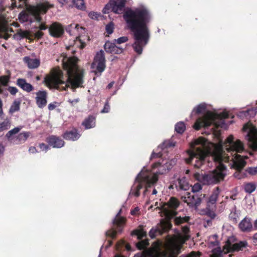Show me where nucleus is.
I'll return each mask as SVG.
<instances>
[{
	"label": "nucleus",
	"instance_id": "obj_49",
	"mask_svg": "<svg viewBox=\"0 0 257 257\" xmlns=\"http://www.w3.org/2000/svg\"><path fill=\"white\" fill-rule=\"evenodd\" d=\"M116 231L113 229H111L108 230L106 232V235L107 236L111 237V238H114L116 236Z\"/></svg>",
	"mask_w": 257,
	"mask_h": 257
},
{
	"label": "nucleus",
	"instance_id": "obj_20",
	"mask_svg": "<svg viewBox=\"0 0 257 257\" xmlns=\"http://www.w3.org/2000/svg\"><path fill=\"white\" fill-rule=\"evenodd\" d=\"M49 145L54 148H61L64 145V142L60 138L54 136L50 137L48 140Z\"/></svg>",
	"mask_w": 257,
	"mask_h": 257
},
{
	"label": "nucleus",
	"instance_id": "obj_50",
	"mask_svg": "<svg viewBox=\"0 0 257 257\" xmlns=\"http://www.w3.org/2000/svg\"><path fill=\"white\" fill-rule=\"evenodd\" d=\"M128 41V38L127 37L123 36L118 38L116 40H114V41L116 42L117 44H120L124 42H126Z\"/></svg>",
	"mask_w": 257,
	"mask_h": 257
},
{
	"label": "nucleus",
	"instance_id": "obj_53",
	"mask_svg": "<svg viewBox=\"0 0 257 257\" xmlns=\"http://www.w3.org/2000/svg\"><path fill=\"white\" fill-rule=\"evenodd\" d=\"M109 109H110V106L108 104V101H107L104 106V107L103 108V109L101 110V112L102 113H107L109 111Z\"/></svg>",
	"mask_w": 257,
	"mask_h": 257
},
{
	"label": "nucleus",
	"instance_id": "obj_51",
	"mask_svg": "<svg viewBox=\"0 0 257 257\" xmlns=\"http://www.w3.org/2000/svg\"><path fill=\"white\" fill-rule=\"evenodd\" d=\"M113 30V25L112 23H110L106 25V30L108 34H110L112 33Z\"/></svg>",
	"mask_w": 257,
	"mask_h": 257
},
{
	"label": "nucleus",
	"instance_id": "obj_9",
	"mask_svg": "<svg viewBox=\"0 0 257 257\" xmlns=\"http://www.w3.org/2000/svg\"><path fill=\"white\" fill-rule=\"evenodd\" d=\"M247 243L246 241H241L239 242L232 244L228 240L224 245L223 249L221 250L220 247H217L212 250L210 257H222L223 253L242 250L243 248L246 247Z\"/></svg>",
	"mask_w": 257,
	"mask_h": 257
},
{
	"label": "nucleus",
	"instance_id": "obj_22",
	"mask_svg": "<svg viewBox=\"0 0 257 257\" xmlns=\"http://www.w3.org/2000/svg\"><path fill=\"white\" fill-rule=\"evenodd\" d=\"M80 135L75 129L66 132L63 135V137L66 140L75 141L79 138Z\"/></svg>",
	"mask_w": 257,
	"mask_h": 257
},
{
	"label": "nucleus",
	"instance_id": "obj_23",
	"mask_svg": "<svg viewBox=\"0 0 257 257\" xmlns=\"http://www.w3.org/2000/svg\"><path fill=\"white\" fill-rule=\"evenodd\" d=\"M220 190L219 187H216L212 191L211 195L207 200V204L209 206L210 204H214L218 198Z\"/></svg>",
	"mask_w": 257,
	"mask_h": 257
},
{
	"label": "nucleus",
	"instance_id": "obj_40",
	"mask_svg": "<svg viewBox=\"0 0 257 257\" xmlns=\"http://www.w3.org/2000/svg\"><path fill=\"white\" fill-rule=\"evenodd\" d=\"M27 36V32L21 30L19 31L17 34L14 35V38L16 39H21Z\"/></svg>",
	"mask_w": 257,
	"mask_h": 257
},
{
	"label": "nucleus",
	"instance_id": "obj_8",
	"mask_svg": "<svg viewBox=\"0 0 257 257\" xmlns=\"http://www.w3.org/2000/svg\"><path fill=\"white\" fill-rule=\"evenodd\" d=\"M157 180L158 177L156 174H152L151 172L144 168L136 177L130 194L138 197L140 194L139 191L145 185L146 188L149 187Z\"/></svg>",
	"mask_w": 257,
	"mask_h": 257
},
{
	"label": "nucleus",
	"instance_id": "obj_63",
	"mask_svg": "<svg viewBox=\"0 0 257 257\" xmlns=\"http://www.w3.org/2000/svg\"><path fill=\"white\" fill-rule=\"evenodd\" d=\"M68 101L72 105H74V104H76L78 101V99H69Z\"/></svg>",
	"mask_w": 257,
	"mask_h": 257
},
{
	"label": "nucleus",
	"instance_id": "obj_48",
	"mask_svg": "<svg viewBox=\"0 0 257 257\" xmlns=\"http://www.w3.org/2000/svg\"><path fill=\"white\" fill-rule=\"evenodd\" d=\"M88 16L91 19L96 20L100 16V14L97 12H91L88 14Z\"/></svg>",
	"mask_w": 257,
	"mask_h": 257
},
{
	"label": "nucleus",
	"instance_id": "obj_37",
	"mask_svg": "<svg viewBox=\"0 0 257 257\" xmlns=\"http://www.w3.org/2000/svg\"><path fill=\"white\" fill-rule=\"evenodd\" d=\"M238 216V212L236 210V207H234L229 214V218L233 220L234 222L237 221Z\"/></svg>",
	"mask_w": 257,
	"mask_h": 257
},
{
	"label": "nucleus",
	"instance_id": "obj_56",
	"mask_svg": "<svg viewBox=\"0 0 257 257\" xmlns=\"http://www.w3.org/2000/svg\"><path fill=\"white\" fill-rule=\"evenodd\" d=\"M70 1L71 0H57L58 2L59 3V4H60L61 7L69 4Z\"/></svg>",
	"mask_w": 257,
	"mask_h": 257
},
{
	"label": "nucleus",
	"instance_id": "obj_41",
	"mask_svg": "<svg viewBox=\"0 0 257 257\" xmlns=\"http://www.w3.org/2000/svg\"><path fill=\"white\" fill-rule=\"evenodd\" d=\"M114 83V82L113 81L111 82L110 83H109L108 84V85L107 86V87H106V88L108 90H110L111 88L113 89V90L110 92V94L111 95H114L116 94V92L118 90V88L116 86H115L114 88L113 87Z\"/></svg>",
	"mask_w": 257,
	"mask_h": 257
},
{
	"label": "nucleus",
	"instance_id": "obj_34",
	"mask_svg": "<svg viewBox=\"0 0 257 257\" xmlns=\"http://www.w3.org/2000/svg\"><path fill=\"white\" fill-rule=\"evenodd\" d=\"M185 128H186L185 124L182 121L178 122L175 125V131L178 133H179V134L183 133L184 132V131L185 130Z\"/></svg>",
	"mask_w": 257,
	"mask_h": 257
},
{
	"label": "nucleus",
	"instance_id": "obj_35",
	"mask_svg": "<svg viewBox=\"0 0 257 257\" xmlns=\"http://www.w3.org/2000/svg\"><path fill=\"white\" fill-rule=\"evenodd\" d=\"M11 123L9 119H5L3 122H0V132L9 129Z\"/></svg>",
	"mask_w": 257,
	"mask_h": 257
},
{
	"label": "nucleus",
	"instance_id": "obj_62",
	"mask_svg": "<svg viewBox=\"0 0 257 257\" xmlns=\"http://www.w3.org/2000/svg\"><path fill=\"white\" fill-rule=\"evenodd\" d=\"M139 211V208L138 207H136L134 210L131 211V214L135 215L138 214Z\"/></svg>",
	"mask_w": 257,
	"mask_h": 257
},
{
	"label": "nucleus",
	"instance_id": "obj_47",
	"mask_svg": "<svg viewBox=\"0 0 257 257\" xmlns=\"http://www.w3.org/2000/svg\"><path fill=\"white\" fill-rule=\"evenodd\" d=\"M246 172L251 175L257 174V166L255 167H250L246 169Z\"/></svg>",
	"mask_w": 257,
	"mask_h": 257
},
{
	"label": "nucleus",
	"instance_id": "obj_42",
	"mask_svg": "<svg viewBox=\"0 0 257 257\" xmlns=\"http://www.w3.org/2000/svg\"><path fill=\"white\" fill-rule=\"evenodd\" d=\"M10 80V77L7 75L0 76V84L6 86Z\"/></svg>",
	"mask_w": 257,
	"mask_h": 257
},
{
	"label": "nucleus",
	"instance_id": "obj_27",
	"mask_svg": "<svg viewBox=\"0 0 257 257\" xmlns=\"http://www.w3.org/2000/svg\"><path fill=\"white\" fill-rule=\"evenodd\" d=\"M73 7L81 11L86 9L85 3L84 0H72Z\"/></svg>",
	"mask_w": 257,
	"mask_h": 257
},
{
	"label": "nucleus",
	"instance_id": "obj_15",
	"mask_svg": "<svg viewBox=\"0 0 257 257\" xmlns=\"http://www.w3.org/2000/svg\"><path fill=\"white\" fill-rule=\"evenodd\" d=\"M71 35H79L80 33H83L85 32V28L82 27H79L78 24L70 25L66 30ZM77 40H78L81 43L80 48L83 49L85 47V43L82 42L80 39V36L78 35L76 37Z\"/></svg>",
	"mask_w": 257,
	"mask_h": 257
},
{
	"label": "nucleus",
	"instance_id": "obj_46",
	"mask_svg": "<svg viewBox=\"0 0 257 257\" xmlns=\"http://www.w3.org/2000/svg\"><path fill=\"white\" fill-rule=\"evenodd\" d=\"M202 189L200 184L197 183L192 186V191L193 193L197 192Z\"/></svg>",
	"mask_w": 257,
	"mask_h": 257
},
{
	"label": "nucleus",
	"instance_id": "obj_45",
	"mask_svg": "<svg viewBox=\"0 0 257 257\" xmlns=\"http://www.w3.org/2000/svg\"><path fill=\"white\" fill-rule=\"evenodd\" d=\"M175 146V143L173 142H170L169 141H165L164 142V143L160 146H159V148H161L162 149H163V147H174Z\"/></svg>",
	"mask_w": 257,
	"mask_h": 257
},
{
	"label": "nucleus",
	"instance_id": "obj_33",
	"mask_svg": "<svg viewBox=\"0 0 257 257\" xmlns=\"http://www.w3.org/2000/svg\"><path fill=\"white\" fill-rule=\"evenodd\" d=\"M189 220V217L188 216L176 217L174 219V223L176 225H180L183 223L188 222Z\"/></svg>",
	"mask_w": 257,
	"mask_h": 257
},
{
	"label": "nucleus",
	"instance_id": "obj_30",
	"mask_svg": "<svg viewBox=\"0 0 257 257\" xmlns=\"http://www.w3.org/2000/svg\"><path fill=\"white\" fill-rule=\"evenodd\" d=\"M30 133L29 132H24L20 134L17 137L16 140L18 141L17 144H20L22 143H24L30 136Z\"/></svg>",
	"mask_w": 257,
	"mask_h": 257
},
{
	"label": "nucleus",
	"instance_id": "obj_13",
	"mask_svg": "<svg viewBox=\"0 0 257 257\" xmlns=\"http://www.w3.org/2000/svg\"><path fill=\"white\" fill-rule=\"evenodd\" d=\"M205 197V195L203 194H201L199 196H198L189 192H186L184 195L182 196L181 199L190 206L196 208L200 205L202 200Z\"/></svg>",
	"mask_w": 257,
	"mask_h": 257
},
{
	"label": "nucleus",
	"instance_id": "obj_24",
	"mask_svg": "<svg viewBox=\"0 0 257 257\" xmlns=\"http://www.w3.org/2000/svg\"><path fill=\"white\" fill-rule=\"evenodd\" d=\"M17 84L22 89L27 92H30L33 90L32 85L27 83L24 79H18L17 81Z\"/></svg>",
	"mask_w": 257,
	"mask_h": 257
},
{
	"label": "nucleus",
	"instance_id": "obj_38",
	"mask_svg": "<svg viewBox=\"0 0 257 257\" xmlns=\"http://www.w3.org/2000/svg\"><path fill=\"white\" fill-rule=\"evenodd\" d=\"M36 102L39 107H43L47 103L46 97H36Z\"/></svg>",
	"mask_w": 257,
	"mask_h": 257
},
{
	"label": "nucleus",
	"instance_id": "obj_52",
	"mask_svg": "<svg viewBox=\"0 0 257 257\" xmlns=\"http://www.w3.org/2000/svg\"><path fill=\"white\" fill-rule=\"evenodd\" d=\"M8 90L10 92V93L13 95H14L16 94V93L18 92V89L16 87H11V86H10L8 87Z\"/></svg>",
	"mask_w": 257,
	"mask_h": 257
},
{
	"label": "nucleus",
	"instance_id": "obj_55",
	"mask_svg": "<svg viewBox=\"0 0 257 257\" xmlns=\"http://www.w3.org/2000/svg\"><path fill=\"white\" fill-rule=\"evenodd\" d=\"M39 147L42 151L46 152L49 149V147L44 143L40 144Z\"/></svg>",
	"mask_w": 257,
	"mask_h": 257
},
{
	"label": "nucleus",
	"instance_id": "obj_28",
	"mask_svg": "<svg viewBox=\"0 0 257 257\" xmlns=\"http://www.w3.org/2000/svg\"><path fill=\"white\" fill-rule=\"evenodd\" d=\"M121 211V209H120L113 221V224L118 227H120L125 222V218L119 216Z\"/></svg>",
	"mask_w": 257,
	"mask_h": 257
},
{
	"label": "nucleus",
	"instance_id": "obj_25",
	"mask_svg": "<svg viewBox=\"0 0 257 257\" xmlns=\"http://www.w3.org/2000/svg\"><path fill=\"white\" fill-rule=\"evenodd\" d=\"M176 186L179 189L184 191L188 190L190 188V185L185 177L178 179V184Z\"/></svg>",
	"mask_w": 257,
	"mask_h": 257
},
{
	"label": "nucleus",
	"instance_id": "obj_17",
	"mask_svg": "<svg viewBox=\"0 0 257 257\" xmlns=\"http://www.w3.org/2000/svg\"><path fill=\"white\" fill-rule=\"evenodd\" d=\"M104 49L107 53L113 54H120L123 52V49L116 46L114 43L109 41L105 43Z\"/></svg>",
	"mask_w": 257,
	"mask_h": 257
},
{
	"label": "nucleus",
	"instance_id": "obj_12",
	"mask_svg": "<svg viewBox=\"0 0 257 257\" xmlns=\"http://www.w3.org/2000/svg\"><path fill=\"white\" fill-rule=\"evenodd\" d=\"M126 1V0L110 1L104 8L103 13H108L111 9L112 11L116 14H121L124 11Z\"/></svg>",
	"mask_w": 257,
	"mask_h": 257
},
{
	"label": "nucleus",
	"instance_id": "obj_60",
	"mask_svg": "<svg viewBox=\"0 0 257 257\" xmlns=\"http://www.w3.org/2000/svg\"><path fill=\"white\" fill-rule=\"evenodd\" d=\"M40 31L46 30L47 29V26L44 23H41L38 27Z\"/></svg>",
	"mask_w": 257,
	"mask_h": 257
},
{
	"label": "nucleus",
	"instance_id": "obj_14",
	"mask_svg": "<svg viewBox=\"0 0 257 257\" xmlns=\"http://www.w3.org/2000/svg\"><path fill=\"white\" fill-rule=\"evenodd\" d=\"M176 160L172 159L170 160L165 161V163L158 162L153 165V167L158 168V171L154 173L153 174H156L158 177V174H162L166 172V171L170 170L172 167L176 163Z\"/></svg>",
	"mask_w": 257,
	"mask_h": 257
},
{
	"label": "nucleus",
	"instance_id": "obj_29",
	"mask_svg": "<svg viewBox=\"0 0 257 257\" xmlns=\"http://www.w3.org/2000/svg\"><path fill=\"white\" fill-rule=\"evenodd\" d=\"M257 112V109H251L245 111L240 112L238 116L240 117L243 118L244 117H251L254 116Z\"/></svg>",
	"mask_w": 257,
	"mask_h": 257
},
{
	"label": "nucleus",
	"instance_id": "obj_26",
	"mask_svg": "<svg viewBox=\"0 0 257 257\" xmlns=\"http://www.w3.org/2000/svg\"><path fill=\"white\" fill-rule=\"evenodd\" d=\"M82 124L86 129L94 127L95 124V117L91 116H89L83 122Z\"/></svg>",
	"mask_w": 257,
	"mask_h": 257
},
{
	"label": "nucleus",
	"instance_id": "obj_16",
	"mask_svg": "<svg viewBox=\"0 0 257 257\" xmlns=\"http://www.w3.org/2000/svg\"><path fill=\"white\" fill-rule=\"evenodd\" d=\"M50 34L55 38L60 37L64 33L63 26L59 23L54 22L49 28Z\"/></svg>",
	"mask_w": 257,
	"mask_h": 257
},
{
	"label": "nucleus",
	"instance_id": "obj_36",
	"mask_svg": "<svg viewBox=\"0 0 257 257\" xmlns=\"http://www.w3.org/2000/svg\"><path fill=\"white\" fill-rule=\"evenodd\" d=\"M21 129V126L15 127L14 128L10 130L8 132L6 135V137L8 138V139L11 140L12 136L19 133Z\"/></svg>",
	"mask_w": 257,
	"mask_h": 257
},
{
	"label": "nucleus",
	"instance_id": "obj_54",
	"mask_svg": "<svg viewBox=\"0 0 257 257\" xmlns=\"http://www.w3.org/2000/svg\"><path fill=\"white\" fill-rule=\"evenodd\" d=\"M147 255L151 256V252L149 251H145L141 254H136L134 257H146Z\"/></svg>",
	"mask_w": 257,
	"mask_h": 257
},
{
	"label": "nucleus",
	"instance_id": "obj_3",
	"mask_svg": "<svg viewBox=\"0 0 257 257\" xmlns=\"http://www.w3.org/2000/svg\"><path fill=\"white\" fill-rule=\"evenodd\" d=\"M77 61L75 57H71L63 61V67L67 72V83L64 82L62 71L59 69H54L45 77L46 85L50 89H65V87L73 89L82 87L83 71L78 67Z\"/></svg>",
	"mask_w": 257,
	"mask_h": 257
},
{
	"label": "nucleus",
	"instance_id": "obj_5",
	"mask_svg": "<svg viewBox=\"0 0 257 257\" xmlns=\"http://www.w3.org/2000/svg\"><path fill=\"white\" fill-rule=\"evenodd\" d=\"M179 205V201L174 197H171L167 203H163L159 207L161 216L165 218L160 221L156 228L151 229L149 235L152 238H154L157 233L161 234L171 228L172 224L169 220L176 214V210Z\"/></svg>",
	"mask_w": 257,
	"mask_h": 257
},
{
	"label": "nucleus",
	"instance_id": "obj_18",
	"mask_svg": "<svg viewBox=\"0 0 257 257\" xmlns=\"http://www.w3.org/2000/svg\"><path fill=\"white\" fill-rule=\"evenodd\" d=\"M23 60L30 69L37 68L40 64V61L39 59L33 58L29 56H27L25 57Z\"/></svg>",
	"mask_w": 257,
	"mask_h": 257
},
{
	"label": "nucleus",
	"instance_id": "obj_31",
	"mask_svg": "<svg viewBox=\"0 0 257 257\" xmlns=\"http://www.w3.org/2000/svg\"><path fill=\"white\" fill-rule=\"evenodd\" d=\"M256 188L255 185L253 183H248L244 184V189L246 192L251 193L253 192Z\"/></svg>",
	"mask_w": 257,
	"mask_h": 257
},
{
	"label": "nucleus",
	"instance_id": "obj_59",
	"mask_svg": "<svg viewBox=\"0 0 257 257\" xmlns=\"http://www.w3.org/2000/svg\"><path fill=\"white\" fill-rule=\"evenodd\" d=\"M235 169L236 170V169ZM242 169V168L241 169L239 170L236 169V170L238 171V172H236V173H235L234 174V176L235 178H237L238 179H241L242 178V175L240 174V173L239 172Z\"/></svg>",
	"mask_w": 257,
	"mask_h": 257
},
{
	"label": "nucleus",
	"instance_id": "obj_57",
	"mask_svg": "<svg viewBox=\"0 0 257 257\" xmlns=\"http://www.w3.org/2000/svg\"><path fill=\"white\" fill-rule=\"evenodd\" d=\"M58 104V103L56 102L50 103L48 105V108L50 110H53L54 109H55L56 108V107L57 106Z\"/></svg>",
	"mask_w": 257,
	"mask_h": 257
},
{
	"label": "nucleus",
	"instance_id": "obj_10",
	"mask_svg": "<svg viewBox=\"0 0 257 257\" xmlns=\"http://www.w3.org/2000/svg\"><path fill=\"white\" fill-rule=\"evenodd\" d=\"M242 130L246 133L245 138L248 145L253 150L257 151V129L252 124L247 123L243 125Z\"/></svg>",
	"mask_w": 257,
	"mask_h": 257
},
{
	"label": "nucleus",
	"instance_id": "obj_21",
	"mask_svg": "<svg viewBox=\"0 0 257 257\" xmlns=\"http://www.w3.org/2000/svg\"><path fill=\"white\" fill-rule=\"evenodd\" d=\"M12 32V28L8 27L4 22L0 23V38L7 40L10 36L9 33Z\"/></svg>",
	"mask_w": 257,
	"mask_h": 257
},
{
	"label": "nucleus",
	"instance_id": "obj_7",
	"mask_svg": "<svg viewBox=\"0 0 257 257\" xmlns=\"http://www.w3.org/2000/svg\"><path fill=\"white\" fill-rule=\"evenodd\" d=\"M228 117L226 111L220 113L206 112L202 117L198 118L193 125L195 130H198L201 127H208L213 124L216 127H225L224 119Z\"/></svg>",
	"mask_w": 257,
	"mask_h": 257
},
{
	"label": "nucleus",
	"instance_id": "obj_44",
	"mask_svg": "<svg viewBox=\"0 0 257 257\" xmlns=\"http://www.w3.org/2000/svg\"><path fill=\"white\" fill-rule=\"evenodd\" d=\"M149 244L148 241L147 240H142L137 244V246L140 249L144 248Z\"/></svg>",
	"mask_w": 257,
	"mask_h": 257
},
{
	"label": "nucleus",
	"instance_id": "obj_11",
	"mask_svg": "<svg viewBox=\"0 0 257 257\" xmlns=\"http://www.w3.org/2000/svg\"><path fill=\"white\" fill-rule=\"evenodd\" d=\"M92 72L97 76H100L105 68L104 53L102 50L98 52L94 57L91 66Z\"/></svg>",
	"mask_w": 257,
	"mask_h": 257
},
{
	"label": "nucleus",
	"instance_id": "obj_32",
	"mask_svg": "<svg viewBox=\"0 0 257 257\" xmlns=\"http://www.w3.org/2000/svg\"><path fill=\"white\" fill-rule=\"evenodd\" d=\"M132 234L137 236L138 238L141 239L146 236V232L143 229H136L132 232Z\"/></svg>",
	"mask_w": 257,
	"mask_h": 257
},
{
	"label": "nucleus",
	"instance_id": "obj_19",
	"mask_svg": "<svg viewBox=\"0 0 257 257\" xmlns=\"http://www.w3.org/2000/svg\"><path fill=\"white\" fill-rule=\"evenodd\" d=\"M252 226L250 219L245 217L239 224V228L243 232H249L251 231Z\"/></svg>",
	"mask_w": 257,
	"mask_h": 257
},
{
	"label": "nucleus",
	"instance_id": "obj_43",
	"mask_svg": "<svg viewBox=\"0 0 257 257\" xmlns=\"http://www.w3.org/2000/svg\"><path fill=\"white\" fill-rule=\"evenodd\" d=\"M206 108L205 104H200L198 105L195 109L194 110L197 113H200L203 112Z\"/></svg>",
	"mask_w": 257,
	"mask_h": 257
},
{
	"label": "nucleus",
	"instance_id": "obj_61",
	"mask_svg": "<svg viewBox=\"0 0 257 257\" xmlns=\"http://www.w3.org/2000/svg\"><path fill=\"white\" fill-rule=\"evenodd\" d=\"M37 96H46L47 92L45 91H39L37 93Z\"/></svg>",
	"mask_w": 257,
	"mask_h": 257
},
{
	"label": "nucleus",
	"instance_id": "obj_6",
	"mask_svg": "<svg viewBox=\"0 0 257 257\" xmlns=\"http://www.w3.org/2000/svg\"><path fill=\"white\" fill-rule=\"evenodd\" d=\"M182 230L183 234L178 233L167 239L165 244V251L160 252V257H176L183 244L189 238L188 234L189 231L188 226L183 227ZM179 257H196V255L195 252H192L188 255H182Z\"/></svg>",
	"mask_w": 257,
	"mask_h": 257
},
{
	"label": "nucleus",
	"instance_id": "obj_4",
	"mask_svg": "<svg viewBox=\"0 0 257 257\" xmlns=\"http://www.w3.org/2000/svg\"><path fill=\"white\" fill-rule=\"evenodd\" d=\"M12 8H26L27 12H22L19 15V20L23 22L34 21L41 22L42 18L40 14H44L48 10L54 7V4L44 1L39 3L36 6L28 5L27 0H11Z\"/></svg>",
	"mask_w": 257,
	"mask_h": 257
},
{
	"label": "nucleus",
	"instance_id": "obj_1",
	"mask_svg": "<svg viewBox=\"0 0 257 257\" xmlns=\"http://www.w3.org/2000/svg\"><path fill=\"white\" fill-rule=\"evenodd\" d=\"M223 146L227 154L222 150L221 142L214 144L200 137L191 143L190 149L186 151L188 156L185 159L186 163L192 164L195 167L199 168L208 155L217 163L216 169L206 174H194L195 178L202 184H215L223 180L226 175V168L222 164V162H229L231 168L238 170L245 166L244 159L247 157L238 154L245 150L244 144L241 141L235 140L233 136L230 135L225 140Z\"/></svg>",
	"mask_w": 257,
	"mask_h": 257
},
{
	"label": "nucleus",
	"instance_id": "obj_64",
	"mask_svg": "<svg viewBox=\"0 0 257 257\" xmlns=\"http://www.w3.org/2000/svg\"><path fill=\"white\" fill-rule=\"evenodd\" d=\"M253 242L254 244H257V232L253 236Z\"/></svg>",
	"mask_w": 257,
	"mask_h": 257
},
{
	"label": "nucleus",
	"instance_id": "obj_39",
	"mask_svg": "<svg viewBox=\"0 0 257 257\" xmlns=\"http://www.w3.org/2000/svg\"><path fill=\"white\" fill-rule=\"evenodd\" d=\"M20 102L19 101H15L11 106L10 109V112L13 113L20 109Z\"/></svg>",
	"mask_w": 257,
	"mask_h": 257
},
{
	"label": "nucleus",
	"instance_id": "obj_2",
	"mask_svg": "<svg viewBox=\"0 0 257 257\" xmlns=\"http://www.w3.org/2000/svg\"><path fill=\"white\" fill-rule=\"evenodd\" d=\"M123 18L128 28L134 33L135 42L133 47L136 53L141 54L149 39L147 25L151 20L150 13L146 7L141 6L134 10H127Z\"/></svg>",
	"mask_w": 257,
	"mask_h": 257
},
{
	"label": "nucleus",
	"instance_id": "obj_58",
	"mask_svg": "<svg viewBox=\"0 0 257 257\" xmlns=\"http://www.w3.org/2000/svg\"><path fill=\"white\" fill-rule=\"evenodd\" d=\"M43 33L41 32V31L39 30L37 32H36L35 34V36L36 38L38 39L41 38L43 36Z\"/></svg>",
	"mask_w": 257,
	"mask_h": 257
}]
</instances>
